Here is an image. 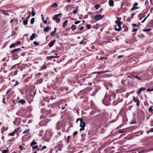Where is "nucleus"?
<instances>
[{
    "mask_svg": "<svg viewBox=\"0 0 153 153\" xmlns=\"http://www.w3.org/2000/svg\"><path fill=\"white\" fill-rule=\"evenodd\" d=\"M116 94L113 93L111 94L105 95L104 99L103 100L102 102L105 105H108L110 104V102L114 100Z\"/></svg>",
    "mask_w": 153,
    "mask_h": 153,
    "instance_id": "nucleus-1",
    "label": "nucleus"
},
{
    "mask_svg": "<svg viewBox=\"0 0 153 153\" xmlns=\"http://www.w3.org/2000/svg\"><path fill=\"white\" fill-rule=\"evenodd\" d=\"M115 23L117 25L119 28H115V30L116 31H120L121 30L122 27L121 26V25L123 24V22L120 21H115Z\"/></svg>",
    "mask_w": 153,
    "mask_h": 153,
    "instance_id": "nucleus-2",
    "label": "nucleus"
},
{
    "mask_svg": "<svg viewBox=\"0 0 153 153\" xmlns=\"http://www.w3.org/2000/svg\"><path fill=\"white\" fill-rule=\"evenodd\" d=\"M103 17V15L102 16L100 14H98L92 17V18L95 20L96 21H98Z\"/></svg>",
    "mask_w": 153,
    "mask_h": 153,
    "instance_id": "nucleus-3",
    "label": "nucleus"
},
{
    "mask_svg": "<svg viewBox=\"0 0 153 153\" xmlns=\"http://www.w3.org/2000/svg\"><path fill=\"white\" fill-rule=\"evenodd\" d=\"M21 50V48H19L14 49L13 50L11 51H10V53H11L12 54H13V56L15 55L17 56V55L15 54V53L16 52H20Z\"/></svg>",
    "mask_w": 153,
    "mask_h": 153,
    "instance_id": "nucleus-4",
    "label": "nucleus"
},
{
    "mask_svg": "<svg viewBox=\"0 0 153 153\" xmlns=\"http://www.w3.org/2000/svg\"><path fill=\"white\" fill-rule=\"evenodd\" d=\"M138 5V3L137 2L134 3L133 4V7L131 9L130 11L135 10L138 9L140 8L139 7H137V6Z\"/></svg>",
    "mask_w": 153,
    "mask_h": 153,
    "instance_id": "nucleus-5",
    "label": "nucleus"
},
{
    "mask_svg": "<svg viewBox=\"0 0 153 153\" xmlns=\"http://www.w3.org/2000/svg\"><path fill=\"white\" fill-rule=\"evenodd\" d=\"M58 16L59 14L53 16V19L56 21V22L57 23H59L60 21V19L58 17Z\"/></svg>",
    "mask_w": 153,
    "mask_h": 153,
    "instance_id": "nucleus-6",
    "label": "nucleus"
},
{
    "mask_svg": "<svg viewBox=\"0 0 153 153\" xmlns=\"http://www.w3.org/2000/svg\"><path fill=\"white\" fill-rule=\"evenodd\" d=\"M44 139L45 141L49 142L50 139V136L49 134H47L45 135Z\"/></svg>",
    "mask_w": 153,
    "mask_h": 153,
    "instance_id": "nucleus-7",
    "label": "nucleus"
},
{
    "mask_svg": "<svg viewBox=\"0 0 153 153\" xmlns=\"http://www.w3.org/2000/svg\"><path fill=\"white\" fill-rule=\"evenodd\" d=\"M31 146L32 147V149L34 151H36V152H34V153H36V152L37 151H39V148L38 147V146L37 145Z\"/></svg>",
    "mask_w": 153,
    "mask_h": 153,
    "instance_id": "nucleus-8",
    "label": "nucleus"
},
{
    "mask_svg": "<svg viewBox=\"0 0 153 153\" xmlns=\"http://www.w3.org/2000/svg\"><path fill=\"white\" fill-rule=\"evenodd\" d=\"M146 89V88L145 87L141 88L138 89V91H137V93L139 94L142 91H145Z\"/></svg>",
    "mask_w": 153,
    "mask_h": 153,
    "instance_id": "nucleus-9",
    "label": "nucleus"
},
{
    "mask_svg": "<svg viewBox=\"0 0 153 153\" xmlns=\"http://www.w3.org/2000/svg\"><path fill=\"white\" fill-rule=\"evenodd\" d=\"M86 123L85 122H83V120L81 119V122L80 126V127H85V126Z\"/></svg>",
    "mask_w": 153,
    "mask_h": 153,
    "instance_id": "nucleus-10",
    "label": "nucleus"
},
{
    "mask_svg": "<svg viewBox=\"0 0 153 153\" xmlns=\"http://www.w3.org/2000/svg\"><path fill=\"white\" fill-rule=\"evenodd\" d=\"M56 128L57 129H59L61 126V124L60 122H58L56 124Z\"/></svg>",
    "mask_w": 153,
    "mask_h": 153,
    "instance_id": "nucleus-11",
    "label": "nucleus"
},
{
    "mask_svg": "<svg viewBox=\"0 0 153 153\" xmlns=\"http://www.w3.org/2000/svg\"><path fill=\"white\" fill-rule=\"evenodd\" d=\"M56 40H53L48 44V45L50 47H51L54 44Z\"/></svg>",
    "mask_w": 153,
    "mask_h": 153,
    "instance_id": "nucleus-12",
    "label": "nucleus"
},
{
    "mask_svg": "<svg viewBox=\"0 0 153 153\" xmlns=\"http://www.w3.org/2000/svg\"><path fill=\"white\" fill-rule=\"evenodd\" d=\"M59 57V56H47L46 59L47 60H49L53 58H58Z\"/></svg>",
    "mask_w": 153,
    "mask_h": 153,
    "instance_id": "nucleus-13",
    "label": "nucleus"
},
{
    "mask_svg": "<svg viewBox=\"0 0 153 153\" xmlns=\"http://www.w3.org/2000/svg\"><path fill=\"white\" fill-rule=\"evenodd\" d=\"M36 34L35 33H33L31 36L30 39L31 40H33L35 37Z\"/></svg>",
    "mask_w": 153,
    "mask_h": 153,
    "instance_id": "nucleus-14",
    "label": "nucleus"
},
{
    "mask_svg": "<svg viewBox=\"0 0 153 153\" xmlns=\"http://www.w3.org/2000/svg\"><path fill=\"white\" fill-rule=\"evenodd\" d=\"M109 4L110 6H113L114 5V1L113 0H109Z\"/></svg>",
    "mask_w": 153,
    "mask_h": 153,
    "instance_id": "nucleus-15",
    "label": "nucleus"
},
{
    "mask_svg": "<svg viewBox=\"0 0 153 153\" xmlns=\"http://www.w3.org/2000/svg\"><path fill=\"white\" fill-rule=\"evenodd\" d=\"M68 23V20H66L65 21V22H63V24L62 26L63 27L65 28L66 27Z\"/></svg>",
    "mask_w": 153,
    "mask_h": 153,
    "instance_id": "nucleus-16",
    "label": "nucleus"
},
{
    "mask_svg": "<svg viewBox=\"0 0 153 153\" xmlns=\"http://www.w3.org/2000/svg\"><path fill=\"white\" fill-rule=\"evenodd\" d=\"M78 6H76V8H75V9L73 11V13L74 14V15H75L76 14V13H77V12L78 11Z\"/></svg>",
    "mask_w": 153,
    "mask_h": 153,
    "instance_id": "nucleus-17",
    "label": "nucleus"
},
{
    "mask_svg": "<svg viewBox=\"0 0 153 153\" xmlns=\"http://www.w3.org/2000/svg\"><path fill=\"white\" fill-rule=\"evenodd\" d=\"M51 29V27H49V26L46 27L44 29V31L45 32H48L49 29Z\"/></svg>",
    "mask_w": 153,
    "mask_h": 153,
    "instance_id": "nucleus-18",
    "label": "nucleus"
},
{
    "mask_svg": "<svg viewBox=\"0 0 153 153\" xmlns=\"http://www.w3.org/2000/svg\"><path fill=\"white\" fill-rule=\"evenodd\" d=\"M35 14V12L34 11V9L33 7L32 9L31 15L32 16H33Z\"/></svg>",
    "mask_w": 153,
    "mask_h": 153,
    "instance_id": "nucleus-19",
    "label": "nucleus"
},
{
    "mask_svg": "<svg viewBox=\"0 0 153 153\" xmlns=\"http://www.w3.org/2000/svg\"><path fill=\"white\" fill-rule=\"evenodd\" d=\"M76 26L74 25H71V28L72 29V31H74L76 29Z\"/></svg>",
    "mask_w": 153,
    "mask_h": 153,
    "instance_id": "nucleus-20",
    "label": "nucleus"
},
{
    "mask_svg": "<svg viewBox=\"0 0 153 153\" xmlns=\"http://www.w3.org/2000/svg\"><path fill=\"white\" fill-rule=\"evenodd\" d=\"M58 6L57 4L56 3L53 4L51 6V7L56 8Z\"/></svg>",
    "mask_w": 153,
    "mask_h": 153,
    "instance_id": "nucleus-21",
    "label": "nucleus"
},
{
    "mask_svg": "<svg viewBox=\"0 0 153 153\" xmlns=\"http://www.w3.org/2000/svg\"><path fill=\"white\" fill-rule=\"evenodd\" d=\"M109 71H98L97 72V73L98 74H104L106 73H107Z\"/></svg>",
    "mask_w": 153,
    "mask_h": 153,
    "instance_id": "nucleus-22",
    "label": "nucleus"
},
{
    "mask_svg": "<svg viewBox=\"0 0 153 153\" xmlns=\"http://www.w3.org/2000/svg\"><path fill=\"white\" fill-rule=\"evenodd\" d=\"M118 132L120 133H123L126 132L125 131V129H120L118 131Z\"/></svg>",
    "mask_w": 153,
    "mask_h": 153,
    "instance_id": "nucleus-23",
    "label": "nucleus"
},
{
    "mask_svg": "<svg viewBox=\"0 0 153 153\" xmlns=\"http://www.w3.org/2000/svg\"><path fill=\"white\" fill-rule=\"evenodd\" d=\"M37 144V142H35V140H33L32 142L31 143L30 146H34L36 145Z\"/></svg>",
    "mask_w": 153,
    "mask_h": 153,
    "instance_id": "nucleus-24",
    "label": "nucleus"
},
{
    "mask_svg": "<svg viewBox=\"0 0 153 153\" xmlns=\"http://www.w3.org/2000/svg\"><path fill=\"white\" fill-rule=\"evenodd\" d=\"M20 128L19 127H18V128H16L13 131L14 132V133H16L20 129Z\"/></svg>",
    "mask_w": 153,
    "mask_h": 153,
    "instance_id": "nucleus-25",
    "label": "nucleus"
},
{
    "mask_svg": "<svg viewBox=\"0 0 153 153\" xmlns=\"http://www.w3.org/2000/svg\"><path fill=\"white\" fill-rule=\"evenodd\" d=\"M29 131H30V129H26V130H25V131H24L23 133V134H25L26 133H28L29 132Z\"/></svg>",
    "mask_w": 153,
    "mask_h": 153,
    "instance_id": "nucleus-26",
    "label": "nucleus"
},
{
    "mask_svg": "<svg viewBox=\"0 0 153 153\" xmlns=\"http://www.w3.org/2000/svg\"><path fill=\"white\" fill-rule=\"evenodd\" d=\"M133 100L135 102H137V101H139L137 97H133Z\"/></svg>",
    "mask_w": 153,
    "mask_h": 153,
    "instance_id": "nucleus-27",
    "label": "nucleus"
},
{
    "mask_svg": "<svg viewBox=\"0 0 153 153\" xmlns=\"http://www.w3.org/2000/svg\"><path fill=\"white\" fill-rule=\"evenodd\" d=\"M19 102L21 103L22 104H23L25 103V101L24 100H21L19 101Z\"/></svg>",
    "mask_w": 153,
    "mask_h": 153,
    "instance_id": "nucleus-28",
    "label": "nucleus"
},
{
    "mask_svg": "<svg viewBox=\"0 0 153 153\" xmlns=\"http://www.w3.org/2000/svg\"><path fill=\"white\" fill-rule=\"evenodd\" d=\"M27 22L28 20L26 19L23 21V24L24 25H26L27 24Z\"/></svg>",
    "mask_w": 153,
    "mask_h": 153,
    "instance_id": "nucleus-29",
    "label": "nucleus"
},
{
    "mask_svg": "<svg viewBox=\"0 0 153 153\" xmlns=\"http://www.w3.org/2000/svg\"><path fill=\"white\" fill-rule=\"evenodd\" d=\"M70 136H68L66 138V141L67 143H69L70 141Z\"/></svg>",
    "mask_w": 153,
    "mask_h": 153,
    "instance_id": "nucleus-30",
    "label": "nucleus"
},
{
    "mask_svg": "<svg viewBox=\"0 0 153 153\" xmlns=\"http://www.w3.org/2000/svg\"><path fill=\"white\" fill-rule=\"evenodd\" d=\"M16 45L15 44H12L10 45V48H14L15 47Z\"/></svg>",
    "mask_w": 153,
    "mask_h": 153,
    "instance_id": "nucleus-31",
    "label": "nucleus"
},
{
    "mask_svg": "<svg viewBox=\"0 0 153 153\" xmlns=\"http://www.w3.org/2000/svg\"><path fill=\"white\" fill-rule=\"evenodd\" d=\"M15 133L13 131L12 133H10L8 135H9L10 136H13L15 134Z\"/></svg>",
    "mask_w": 153,
    "mask_h": 153,
    "instance_id": "nucleus-32",
    "label": "nucleus"
},
{
    "mask_svg": "<svg viewBox=\"0 0 153 153\" xmlns=\"http://www.w3.org/2000/svg\"><path fill=\"white\" fill-rule=\"evenodd\" d=\"M152 106H151L149 108V111L150 112H152L153 110V109L152 108Z\"/></svg>",
    "mask_w": 153,
    "mask_h": 153,
    "instance_id": "nucleus-33",
    "label": "nucleus"
},
{
    "mask_svg": "<svg viewBox=\"0 0 153 153\" xmlns=\"http://www.w3.org/2000/svg\"><path fill=\"white\" fill-rule=\"evenodd\" d=\"M55 34H56V33H55L53 31H52L51 33L50 36H55Z\"/></svg>",
    "mask_w": 153,
    "mask_h": 153,
    "instance_id": "nucleus-34",
    "label": "nucleus"
},
{
    "mask_svg": "<svg viewBox=\"0 0 153 153\" xmlns=\"http://www.w3.org/2000/svg\"><path fill=\"white\" fill-rule=\"evenodd\" d=\"M19 64H16L13 66H12L10 68V70H12L14 68L16 67V65H18Z\"/></svg>",
    "mask_w": 153,
    "mask_h": 153,
    "instance_id": "nucleus-35",
    "label": "nucleus"
},
{
    "mask_svg": "<svg viewBox=\"0 0 153 153\" xmlns=\"http://www.w3.org/2000/svg\"><path fill=\"white\" fill-rule=\"evenodd\" d=\"M151 29H150L148 28L146 29H145L144 30H143V31H146L147 32H149L151 31Z\"/></svg>",
    "mask_w": 153,
    "mask_h": 153,
    "instance_id": "nucleus-36",
    "label": "nucleus"
},
{
    "mask_svg": "<svg viewBox=\"0 0 153 153\" xmlns=\"http://www.w3.org/2000/svg\"><path fill=\"white\" fill-rule=\"evenodd\" d=\"M46 148H47V147H46V146H43L42 147V149H39V150H40V151H42V150H43V149H46Z\"/></svg>",
    "mask_w": 153,
    "mask_h": 153,
    "instance_id": "nucleus-37",
    "label": "nucleus"
},
{
    "mask_svg": "<svg viewBox=\"0 0 153 153\" xmlns=\"http://www.w3.org/2000/svg\"><path fill=\"white\" fill-rule=\"evenodd\" d=\"M86 27L88 29H90L91 28V25H86Z\"/></svg>",
    "mask_w": 153,
    "mask_h": 153,
    "instance_id": "nucleus-38",
    "label": "nucleus"
},
{
    "mask_svg": "<svg viewBox=\"0 0 153 153\" xmlns=\"http://www.w3.org/2000/svg\"><path fill=\"white\" fill-rule=\"evenodd\" d=\"M34 22V18H32L31 20L30 23L31 24H33Z\"/></svg>",
    "mask_w": 153,
    "mask_h": 153,
    "instance_id": "nucleus-39",
    "label": "nucleus"
},
{
    "mask_svg": "<svg viewBox=\"0 0 153 153\" xmlns=\"http://www.w3.org/2000/svg\"><path fill=\"white\" fill-rule=\"evenodd\" d=\"M95 7L96 9H98L99 7V5L98 4H96L95 5Z\"/></svg>",
    "mask_w": 153,
    "mask_h": 153,
    "instance_id": "nucleus-40",
    "label": "nucleus"
},
{
    "mask_svg": "<svg viewBox=\"0 0 153 153\" xmlns=\"http://www.w3.org/2000/svg\"><path fill=\"white\" fill-rule=\"evenodd\" d=\"M47 68L46 66L45 65H43L41 67V69H46Z\"/></svg>",
    "mask_w": 153,
    "mask_h": 153,
    "instance_id": "nucleus-41",
    "label": "nucleus"
},
{
    "mask_svg": "<svg viewBox=\"0 0 153 153\" xmlns=\"http://www.w3.org/2000/svg\"><path fill=\"white\" fill-rule=\"evenodd\" d=\"M33 44L36 45V46H38L39 44L36 42H33Z\"/></svg>",
    "mask_w": 153,
    "mask_h": 153,
    "instance_id": "nucleus-42",
    "label": "nucleus"
},
{
    "mask_svg": "<svg viewBox=\"0 0 153 153\" xmlns=\"http://www.w3.org/2000/svg\"><path fill=\"white\" fill-rule=\"evenodd\" d=\"M16 34V32L14 31H13L12 32V34L11 36L12 37L13 36L15 35Z\"/></svg>",
    "mask_w": 153,
    "mask_h": 153,
    "instance_id": "nucleus-43",
    "label": "nucleus"
},
{
    "mask_svg": "<svg viewBox=\"0 0 153 153\" xmlns=\"http://www.w3.org/2000/svg\"><path fill=\"white\" fill-rule=\"evenodd\" d=\"M78 134V132L77 131H75L74 132V133L73 134V136H76V135Z\"/></svg>",
    "mask_w": 153,
    "mask_h": 153,
    "instance_id": "nucleus-44",
    "label": "nucleus"
},
{
    "mask_svg": "<svg viewBox=\"0 0 153 153\" xmlns=\"http://www.w3.org/2000/svg\"><path fill=\"white\" fill-rule=\"evenodd\" d=\"M107 58L106 57H102L99 59V60H101L102 59H105Z\"/></svg>",
    "mask_w": 153,
    "mask_h": 153,
    "instance_id": "nucleus-45",
    "label": "nucleus"
},
{
    "mask_svg": "<svg viewBox=\"0 0 153 153\" xmlns=\"http://www.w3.org/2000/svg\"><path fill=\"white\" fill-rule=\"evenodd\" d=\"M19 148L20 150L22 151L23 150V147L22 145H20L19 146Z\"/></svg>",
    "mask_w": 153,
    "mask_h": 153,
    "instance_id": "nucleus-46",
    "label": "nucleus"
},
{
    "mask_svg": "<svg viewBox=\"0 0 153 153\" xmlns=\"http://www.w3.org/2000/svg\"><path fill=\"white\" fill-rule=\"evenodd\" d=\"M16 84L14 85V86H16L17 85L19 84V83L18 81H16Z\"/></svg>",
    "mask_w": 153,
    "mask_h": 153,
    "instance_id": "nucleus-47",
    "label": "nucleus"
},
{
    "mask_svg": "<svg viewBox=\"0 0 153 153\" xmlns=\"http://www.w3.org/2000/svg\"><path fill=\"white\" fill-rule=\"evenodd\" d=\"M21 43V42L20 41H19L17 42L15 44L16 45H18L20 44Z\"/></svg>",
    "mask_w": 153,
    "mask_h": 153,
    "instance_id": "nucleus-48",
    "label": "nucleus"
},
{
    "mask_svg": "<svg viewBox=\"0 0 153 153\" xmlns=\"http://www.w3.org/2000/svg\"><path fill=\"white\" fill-rule=\"evenodd\" d=\"M80 22V21H76L75 22L74 24L75 25H77Z\"/></svg>",
    "mask_w": 153,
    "mask_h": 153,
    "instance_id": "nucleus-49",
    "label": "nucleus"
},
{
    "mask_svg": "<svg viewBox=\"0 0 153 153\" xmlns=\"http://www.w3.org/2000/svg\"><path fill=\"white\" fill-rule=\"evenodd\" d=\"M137 103H136V105H137V107H138L140 106V102L139 101H137V102H136Z\"/></svg>",
    "mask_w": 153,
    "mask_h": 153,
    "instance_id": "nucleus-50",
    "label": "nucleus"
},
{
    "mask_svg": "<svg viewBox=\"0 0 153 153\" xmlns=\"http://www.w3.org/2000/svg\"><path fill=\"white\" fill-rule=\"evenodd\" d=\"M29 15L27 17V18H26V19L28 20V19H29L30 17V15H31V13L30 12H29Z\"/></svg>",
    "mask_w": 153,
    "mask_h": 153,
    "instance_id": "nucleus-51",
    "label": "nucleus"
},
{
    "mask_svg": "<svg viewBox=\"0 0 153 153\" xmlns=\"http://www.w3.org/2000/svg\"><path fill=\"white\" fill-rule=\"evenodd\" d=\"M137 30L138 29H137L134 28L132 31V32H134L137 31Z\"/></svg>",
    "mask_w": 153,
    "mask_h": 153,
    "instance_id": "nucleus-52",
    "label": "nucleus"
},
{
    "mask_svg": "<svg viewBox=\"0 0 153 153\" xmlns=\"http://www.w3.org/2000/svg\"><path fill=\"white\" fill-rule=\"evenodd\" d=\"M116 19L118 20H117V21H120L121 19V17H116Z\"/></svg>",
    "mask_w": 153,
    "mask_h": 153,
    "instance_id": "nucleus-53",
    "label": "nucleus"
},
{
    "mask_svg": "<svg viewBox=\"0 0 153 153\" xmlns=\"http://www.w3.org/2000/svg\"><path fill=\"white\" fill-rule=\"evenodd\" d=\"M147 18V17H145L144 19L141 22L142 23H143L145 21V20Z\"/></svg>",
    "mask_w": 153,
    "mask_h": 153,
    "instance_id": "nucleus-54",
    "label": "nucleus"
},
{
    "mask_svg": "<svg viewBox=\"0 0 153 153\" xmlns=\"http://www.w3.org/2000/svg\"><path fill=\"white\" fill-rule=\"evenodd\" d=\"M11 89H8L6 92V94H8L10 92Z\"/></svg>",
    "mask_w": 153,
    "mask_h": 153,
    "instance_id": "nucleus-55",
    "label": "nucleus"
},
{
    "mask_svg": "<svg viewBox=\"0 0 153 153\" xmlns=\"http://www.w3.org/2000/svg\"><path fill=\"white\" fill-rule=\"evenodd\" d=\"M81 127V128H80V131H83L85 129L84 127Z\"/></svg>",
    "mask_w": 153,
    "mask_h": 153,
    "instance_id": "nucleus-56",
    "label": "nucleus"
},
{
    "mask_svg": "<svg viewBox=\"0 0 153 153\" xmlns=\"http://www.w3.org/2000/svg\"><path fill=\"white\" fill-rule=\"evenodd\" d=\"M84 29V27L83 26H82V27H81L80 29H79V30H82Z\"/></svg>",
    "mask_w": 153,
    "mask_h": 153,
    "instance_id": "nucleus-57",
    "label": "nucleus"
},
{
    "mask_svg": "<svg viewBox=\"0 0 153 153\" xmlns=\"http://www.w3.org/2000/svg\"><path fill=\"white\" fill-rule=\"evenodd\" d=\"M135 13H133L132 14H131V18H133V16L135 15Z\"/></svg>",
    "mask_w": 153,
    "mask_h": 153,
    "instance_id": "nucleus-58",
    "label": "nucleus"
},
{
    "mask_svg": "<svg viewBox=\"0 0 153 153\" xmlns=\"http://www.w3.org/2000/svg\"><path fill=\"white\" fill-rule=\"evenodd\" d=\"M123 57V55H120V56H119L117 57V58L119 59V58H122V57Z\"/></svg>",
    "mask_w": 153,
    "mask_h": 153,
    "instance_id": "nucleus-59",
    "label": "nucleus"
},
{
    "mask_svg": "<svg viewBox=\"0 0 153 153\" xmlns=\"http://www.w3.org/2000/svg\"><path fill=\"white\" fill-rule=\"evenodd\" d=\"M135 78H137V79H139L140 80V78L138 76H136V77Z\"/></svg>",
    "mask_w": 153,
    "mask_h": 153,
    "instance_id": "nucleus-60",
    "label": "nucleus"
},
{
    "mask_svg": "<svg viewBox=\"0 0 153 153\" xmlns=\"http://www.w3.org/2000/svg\"><path fill=\"white\" fill-rule=\"evenodd\" d=\"M43 21L44 23L45 24H46L47 23V21L46 20H43Z\"/></svg>",
    "mask_w": 153,
    "mask_h": 153,
    "instance_id": "nucleus-61",
    "label": "nucleus"
},
{
    "mask_svg": "<svg viewBox=\"0 0 153 153\" xmlns=\"http://www.w3.org/2000/svg\"><path fill=\"white\" fill-rule=\"evenodd\" d=\"M133 77L135 78L136 76L134 74H132L131 75Z\"/></svg>",
    "mask_w": 153,
    "mask_h": 153,
    "instance_id": "nucleus-62",
    "label": "nucleus"
},
{
    "mask_svg": "<svg viewBox=\"0 0 153 153\" xmlns=\"http://www.w3.org/2000/svg\"><path fill=\"white\" fill-rule=\"evenodd\" d=\"M7 151H8V150H4V151H3L2 152V153H6Z\"/></svg>",
    "mask_w": 153,
    "mask_h": 153,
    "instance_id": "nucleus-63",
    "label": "nucleus"
},
{
    "mask_svg": "<svg viewBox=\"0 0 153 153\" xmlns=\"http://www.w3.org/2000/svg\"><path fill=\"white\" fill-rule=\"evenodd\" d=\"M94 114V112H93V111L91 112L90 113V115H93Z\"/></svg>",
    "mask_w": 153,
    "mask_h": 153,
    "instance_id": "nucleus-64",
    "label": "nucleus"
}]
</instances>
